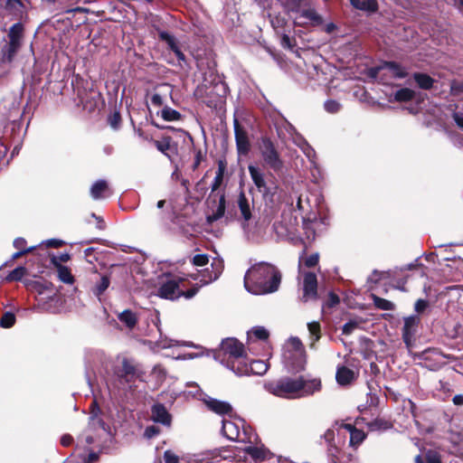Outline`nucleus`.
<instances>
[{"mask_svg":"<svg viewBox=\"0 0 463 463\" xmlns=\"http://www.w3.org/2000/svg\"><path fill=\"white\" fill-rule=\"evenodd\" d=\"M24 27L22 24L16 23L9 29V43L4 49V57L6 61H11L19 51L22 44Z\"/></svg>","mask_w":463,"mask_h":463,"instance_id":"7","label":"nucleus"},{"mask_svg":"<svg viewBox=\"0 0 463 463\" xmlns=\"http://www.w3.org/2000/svg\"><path fill=\"white\" fill-rule=\"evenodd\" d=\"M204 403L210 411L219 415L231 414L232 411L230 403L211 397L205 399Z\"/></svg>","mask_w":463,"mask_h":463,"instance_id":"15","label":"nucleus"},{"mask_svg":"<svg viewBox=\"0 0 463 463\" xmlns=\"http://www.w3.org/2000/svg\"><path fill=\"white\" fill-rule=\"evenodd\" d=\"M377 71H383L385 75H390L395 79H402L407 76L406 70L395 62H385L378 67Z\"/></svg>","mask_w":463,"mask_h":463,"instance_id":"17","label":"nucleus"},{"mask_svg":"<svg viewBox=\"0 0 463 463\" xmlns=\"http://www.w3.org/2000/svg\"><path fill=\"white\" fill-rule=\"evenodd\" d=\"M335 378L339 384L346 385L355 379V373L353 370L342 366L337 369Z\"/></svg>","mask_w":463,"mask_h":463,"instance_id":"24","label":"nucleus"},{"mask_svg":"<svg viewBox=\"0 0 463 463\" xmlns=\"http://www.w3.org/2000/svg\"><path fill=\"white\" fill-rule=\"evenodd\" d=\"M27 273V269L24 266H19L14 270H12L6 277L7 281H19L21 280Z\"/></svg>","mask_w":463,"mask_h":463,"instance_id":"33","label":"nucleus"},{"mask_svg":"<svg viewBox=\"0 0 463 463\" xmlns=\"http://www.w3.org/2000/svg\"><path fill=\"white\" fill-rule=\"evenodd\" d=\"M5 8L17 14L22 12L23 4L20 0H6Z\"/></svg>","mask_w":463,"mask_h":463,"instance_id":"43","label":"nucleus"},{"mask_svg":"<svg viewBox=\"0 0 463 463\" xmlns=\"http://www.w3.org/2000/svg\"><path fill=\"white\" fill-rule=\"evenodd\" d=\"M151 417L154 421L169 426L171 417L166 409L162 404H156L152 407Z\"/></svg>","mask_w":463,"mask_h":463,"instance_id":"18","label":"nucleus"},{"mask_svg":"<svg viewBox=\"0 0 463 463\" xmlns=\"http://www.w3.org/2000/svg\"><path fill=\"white\" fill-rule=\"evenodd\" d=\"M221 349L224 355L227 356L226 361L241 354H244L243 345L235 338H227L223 340L221 344Z\"/></svg>","mask_w":463,"mask_h":463,"instance_id":"13","label":"nucleus"},{"mask_svg":"<svg viewBox=\"0 0 463 463\" xmlns=\"http://www.w3.org/2000/svg\"><path fill=\"white\" fill-rule=\"evenodd\" d=\"M338 302H339V298L335 294L330 293L328 296V300H327L326 305L328 307H334L335 305L338 304Z\"/></svg>","mask_w":463,"mask_h":463,"instance_id":"62","label":"nucleus"},{"mask_svg":"<svg viewBox=\"0 0 463 463\" xmlns=\"http://www.w3.org/2000/svg\"><path fill=\"white\" fill-rule=\"evenodd\" d=\"M171 137H165L161 140L154 141L156 147L164 155L168 156L167 151L171 148Z\"/></svg>","mask_w":463,"mask_h":463,"instance_id":"38","label":"nucleus"},{"mask_svg":"<svg viewBox=\"0 0 463 463\" xmlns=\"http://www.w3.org/2000/svg\"><path fill=\"white\" fill-rule=\"evenodd\" d=\"M357 324L355 322H348L343 326V333L349 335L353 332L354 328H356Z\"/></svg>","mask_w":463,"mask_h":463,"instance_id":"58","label":"nucleus"},{"mask_svg":"<svg viewBox=\"0 0 463 463\" xmlns=\"http://www.w3.org/2000/svg\"><path fill=\"white\" fill-rule=\"evenodd\" d=\"M136 374L135 366L130 364L128 360L124 359L122 362V370L120 376L125 378L127 382L131 381Z\"/></svg>","mask_w":463,"mask_h":463,"instance_id":"29","label":"nucleus"},{"mask_svg":"<svg viewBox=\"0 0 463 463\" xmlns=\"http://www.w3.org/2000/svg\"><path fill=\"white\" fill-rule=\"evenodd\" d=\"M44 243L47 247L59 248L60 246H61L62 241L60 240H56V239H51V240H47L46 241H44Z\"/></svg>","mask_w":463,"mask_h":463,"instance_id":"61","label":"nucleus"},{"mask_svg":"<svg viewBox=\"0 0 463 463\" xmlns=\"http://www.w3.org/2000/svg\"><path fill=\"white\" fill-rule=\"evenodd\" d=\"M302 0H285L284 5L288 12H299Z\"/></svg>","mask_w":463,"mask_h":463,"instance_id":"47","label":"nucleus"},{"mask_svg":"<svg viewBox=\"0 0 463 463\" xmlns=\"http://www.w3.org/2000/svg\"><path fill=\"white\" fill-rule=\"evenodd\" d=\"M235 139L239 154L246 155L250 150V142L245 131L235 128Z\"/></svg>","mask_w":463,"mask_h":463,"instance_id":"22","label":"nucleus"},{"mask_svg":"<svg viewBox=\"0 0 463 463\" xmlns=\"http://www.w3.org/2000/svg\"><path fill=\"white\" fill-rule=\"evenodd\" d=\"M244 458L248 463H262L269 458V451L263 446H247Z\"/></svg>","mask_w":463,"mask_h":463,"instance_id":"12","label":"nucleus"},{"mask_svg":"<svg viewBox=\"0 0 463 463\" xmlns=\"http://www.w3.org/2000/svg\"><path fill=\"white\" fill-rule=\"evenodd\" d=\"M109 283H110L109 279L107 276L101 277L99 282L97 283V285L94 287V288L92 290L93 294L96 297L99 298L109 288Z\"/></svg>","mask_w":463,"mask_h":463,"instance_id":"35","label":"nucleus"},{"mask_svg":"<svg viewBox=\"0 0 463 463\" xmlns=\"http://www.w3.org/2000/svg\"><path fill=\"white\" fill-rule=\"evenodd\" d=\"M335 442L339 445L345 444L346 434H349V447H355L359 445L365 438V434L364 431L359 430L350 424H345L341 426L339 429L335 430Z\"/></svg>","mask_w":463,"mask_h":463,"instance_id":"8","label":"nucleus"},{"mask_svg":"<svg viewBox=\"0 0 463 463\" xmlns=\"http://www.w3.org/2000/svg\"><path fill=\"white\" fill-rule=\"evenodd\" d=\"M451 93L453 95H459L463 93V82L453 81L450 86Z\"/></svg>","mask_w":463,"mask_h":463,"instance_id":"51","label":"nucleus"},{"mask_svg":"<svg viewBox=\"0 0 463 463\" xmlns=\"http://www.w3.org/2000/svg\"><path fill=\"white\" fill-rule=\"evenodd\" d=\"M151 103L154 106L160 107L164 104V99L162 94L155 93L151 96Z\"/></svg>","mask_w":463,"mask_h":463,"instance_id":"54","label":"nucleus"},{"mask_svg":"<svg viewBox=\"0 0 463 463\" xmlns=\"http://www.w3.org/2000/svg\"><path fill=\"white\" fill-rule=\"evenodd\" d=\"M264 389L270 394L284 399H299L313 395L321 390L319 378L299 375L284 376L265 383Z\"/></svg>","mask_w":463,"mask_h":463,"instance_id":"1","label":"nucleus"},{"mask_svg":"<svg viewBox=\"0 0 463 463\" xmlns=\"http://www.w3.org/2000/svg\"><path fill=\"white\" fill-rule=\"evenodd\" d=\"M414 97V91L408 88L397 90L394 94V99L397 101H409Z\"/></svg>","mask_w":463,"mask_h":463,"instance_id":"34","label":"nucleus"},{"mask_svg":"<svg viewBox=\"0 0 463 463\" xmlns=\"http://www.w3.org/2000/svg\"><path fill=\"white\" fill-rule=\"evenodd\" d=\"M225 211V204H224V197H221L218 207L212 215H209L207 217L209 222H213L214 221H217L220 219L223 214Z\"/></svg>","mask_w":463,"mask_h":463,"instance_id":"39","label":"nucleus"},{"mask_svg":"<svg viewBox=\"0 0 463 463\" xmlns=\"http://www.w3.org/2000/svg\"><path fill=\"white\" fill-rule=\"evenodd\" d=\"M248 168L251 180L253 181L258 190L264 195L268 194L269 188L266 184L262 171L260 168L253 165H249Z\"/></svg>","mask_w":463,"mask_h":463,"instance_id":"16","label":"nucleus"},{"mask_svg":"<svg viewBox=\"0 0 463 463\" xmlns=\"http://www.w3.org/2000/svg\"><path fill=\"white\" fill-rule=\"evenodd\" d=\"M260 151L264 164L274 171L283 167V161L280 158L274 144L268 138H263L260 145Z\"/></svg>","mask_w":463,"mask_h":463,"instance_id":"6","label":"nucleus"},{"mask_svg":"<svg viewBox=\"0 0 463 463\" xmlns=\"http://www.w3.org/2000/svg\"><path fill=\"white\" fill-rule=\"evenodd\" d=\"M226 366L236 375H249L248 359L243 354L227 360Z\"/></svg>","mask_w":463,"mask_h":463,"instance_id":"14","label":"nucleus"},{"mask_svg":"<svg viewBox=\"0 0 463 463\" xmlns=\"http://www.w3.org/2000/svg\"><path fill=\"white\" fill-rule=\"evenodd\" d=\"M269 369L267 363L261 360H254L249 363V375H263Z\"/></svg>","mask_w":463,"mask_h":463,"instance_id":"27","label":"nucleus"},{"mask_svg":"<svg viewBox=\"0 0 463 463\" xmlns=\"http://www.w3.org/2000/svg\"><path fill=\"white\" fill-rule=\"evenodd\" d=\"M453 118L456 122V124L463 129V114L462 113H458V112H455L453 114Z\"/></svg>","mask_w":463,"mask_h":463,"instance_id":"63","label":"nucleus"},{"mask_svg":"<svg viewBox=\"0 0 463 463\" xmlns=\"http://www.w3.org/2000/svg\"><path fill=\"white\" fill-rule=\"evenodd\" d=\"M208 260L206 254H197L193 258V264L196 267H203L208 263Z\"/></svg>","mask_w":463,"mask_h":463,"instance_id":"48","label":"nucleus"},{"mask_svg":"<svg viewBox=\"0 0 463 463\" xmlns=\"http://www.w3.org/2000/svg\"><path fill=\"white\" fill-rule=\"evenodd\" d=\"M420 323V317L417 316H410L404 318V325L402 328V339L407 347L411 345L414 335L417 332Z\"/></svg>","mask_w":463,"mask_h":463,"instance_id":"11","label":"nucleus"},{"mask_svg":"<svg viewBox=\"0 0 463 463\" xmlns=\"http://www.w3.org/2000/svg\"><path fill=\"white\" fill-rule=\"evenodd\" d=\"M373 300L375 307H378L379 309L392 311L394 310L395 308V305L392 302L377 297L375 295H373Z\"/></svg>","mask_w":463,"mask_h":463,"instance_id":"32","label":"nucleus"},{"mask_svg":"<svg viewBox=\"0 0 463 463\" xmlns=\"http://www.w3.org/2000/svg\"><path fill=\"white\" fill-rule=\"evenodd\" d=\"M317 296V280L315 273L307 272L303 280V301L316 299Z\"/></svg>","mask_w":463,"mask_h":463,"instance_id":"10","label":"nucleus"},{"mask_svg":"<svg viewBox=\"0 0 463 463\" xmlns=\"http://www.w3.org/2000/svg\"><path fill=\"white\" fill-rule=\"evenodd\" d=\"M222 434L231 440L244 443H254L258 437L250 427H245L242 420H222Z\"/></svg>","mask_w":463,"mask_h":463,"instance_id":"3","label":"nucleus"},{"mask_svg":"<svg viewBox=\"0 0 463 463\" xmlns=\"http://www.w3.org/2000/svg\"><path fill=\"white\" fill-rule=\"evenodd\" d=\"M73 441V439L71 435L65 434L61 439V444L64 447L70 446Z\"/></svg>","mask_w":463,"mask_h":463,"instance_id":"64","label":"nucleus"},{"mask_svg":"<svg viewBox=\"0 0 463 463\" xmlns=\"http://www.w3.org/2000/svg\"><path fill=\"white\" fill-rule=\"evenodd\" d=\"M307 327L310 335L314 336L313 343L311 344L313 345L320 338V325L317 322H311L308 323Z\"/></svg>","mask_w":463,"mask_h":463,"instance_id":"44","label":"nucleus"},{"mask_svg":"<svg viewBox=\"0 0 463 463\" xmlns=\"http://www.w3.org/2000/svg\"><path fill=\"white\" fill-rule=\"evenodd\" d=\"M224 171H225V166H224V165L222 162H220L219 165H218V169H217L216 174H215L214 180H213V184H212V191L213 192L216 191L220 187V185L222 184V180H223Z\"/></svg>","mask_w":463,"mask_h":463,"instance_id":"36","label":"nucleus"},{"mask_svg":"<svg viewBox=\"0 0 463 463\" xmlns=\"http://www.w3.org/2000/svg\"><path fill=\"white\" fill-rule=\"evenodd\" d=\"M183 283L184 279L180 278L167 279L160 287L159 295L162 298L169 299H175L181 296H184L186 298H193L196 294L197 288H193L190 290L184 291L182 288Z\"/></svg>","mask_w":463,"mask_h":463,"instance_id":"4","label":"nucleus"},{"mask_svg":"<svg viewBox=\"0 0 463 463\" xmlns=\"http://www.w3.org/2000/svg\"><path fill=\"white\" fill-rule=\"evenodd\" d=\"M297 14H298L294 17V23L297 25H320L323 23L322 17L314 8L299 9V12H297Z\"/></svg>","mask_w":463,"mask_h":463,"instance_id":"9","label":"nucleus"},{"mask_svg":"<svg viewBox=\"0 0 463 463\" xmlns=\"http://www.w3.org/2000/svg\"><path fill=\"white\" fill-rule=\"evenodd\" d=\"M249 336H255L257 339L260 340H266L269 337V332L266 328L262 326H256L253 327L249 333Z\"/></svg>","mask_w":463,"mask_h":463,"instance_id":"42","label":"nucleus"},{"mask_svg":"<svg viewBox=\"0 0 463 463\" xmlns=\"http://www.w3.org/2000/svg\"><path fill=\"white\" fill-rule=\"evenodd\" d=\"M316 225H317V222H304L305 233L307 235V239L309 241H313L315 239V236H316L315 226Z\"/></svg>","mask_w":463,"mask_h":463,"instance_id":"45","label":"nucleus"},{"mask_svg":"<svg viewBox=\"0 0 463 463\" xmlns=\"http://www.w3.org/2000/svg\"><path fill=\"white\" fill-rule=\"evenodd\" d=\"M324 438L328 443V455L334 463H358L351 451H343L342 447L335 442V432L334 430H328Z\"/></svg>","mask_w":463,"mask_h":463,"instance_id":"5","label":"nucleus"},{"mask_svg":"<svg viewBox=\"0 0 463 463\" xmlns=\"http://www.w3.org/2000/svg\"><path fill=\"white\" fill-rule=\"evenodd\" d=\"M428 307V302L424 299H418L415 303L414 308L416 312H422Z\"/></svg>","mask_w":463,"mask_h":463,"instance_id":"56","label":"nucleus"},{"mask_svg":"<svg viewBox=\"0 0 463 463\" xmlns=\"http://www.w3.org/2000/svg\"><path fill=\"white\" fill-rule=\"evenodd\" d=\"M118 318L121 323L125 324L126 326L128 327L129 329H132L137 322V315L128 309L124 310L123 312L118 314Z\"/></svg>","mask_w":463,"mask_h":463,"instance_id":"26","label":"nucleus"},{"mask_svg":"<svg viewBox=\"0 0 463 463\" xmlns=\"http://www.w3.org/2000/svg\"><path fill=\"white\" fill-rule=\"evenodd\" d=\"M319 255L317 253L311 254L305 260V264L307 267L311 268L316 266L318 263Z\"/></svg>","mask_w":463,"mask_h":463,"instance_id":"52","label":"nucleus"},{"mask_svg":"<svg viewBox=\"0 0 463 463\" xmlns=\"http://www.w3.org/2000/svg\"><path fill=\"white\" fill-rule=\"evenodd\" d=\"M35 248H36L35 246H33V247H29L27 249L18 250L17 252L13 254L12 260H17V259L21 258L23 255L32 252Z\"/></svg>","mask_w":463,"mask_h":463,"instance_id":"57","label":"nucleus"},{"mask_svg":"<svg viewBox=\"0 0 463 463\" xmlns=\"http://www.w3.org/2000/svg\"><path fill=\"white\" fill-rule=\"evenodd\" d=\"M211 268V270L207 268L201 275L200 281L203 285L217 279L222 271V265L220 261L212 263Z\"/></svg>","mask_w":463,"mask_h":463,"instance_id":"19","label":"nucleus"},{"mask_svg":"<svg viewBox=\"0 0 463 463\" xmlns=\"http://www.w3.org/2000/svg\"><path fill=\"white\" fill-rule=\"evenodd\" d=\"M159 433V429L156 426H148L145 430V436L147 439L154 438Z\"/></svg>","mask_w":463,"mask_h":463,"instance_id":"53","label":"nucleus"},{"mask_svg":"<svg viewBox=\"0 0 463 463\" xmlns=\"http://www.w3.org/2000/svg\"><path fill=\"white\" fill-rule=\"evenodd\" d=\"M164 460L165 463H179V458L171 450H166L164 453Z\"/></svg>","mask_w":463,"mask_h":463,"instance_id":"50","label":"nucleus"},{"mask_svg":"<svg viewBox=\"0 0 463 463\" xmlns=\"http://www.w3.org/2000/svg\"><path fill=\"white\" fill-rule=\"evenodd\" d=\"M288 344L292 346V348L296 351V354L298 356V362L297 365L291 364L288 365V370L291 371H301L304 369V360L302 357L303 350H302V344L300 340L297 337H292L289 339Z\"/></svg>","mask_w":463,"mask_h":463,"instance_id":"21","label":"nucleus"},{"mask_svg":"<svg viewBox=\"0 0 463 463\" xmlns=\"http://www.w3.org/2000/svg\"><path fill=\"white\" fill-rule=\"evenodd\" d=\"M383 277H385V273L384 272L373 271V274L369 277V281L373 282V283H377Z\"/></svg>","mask_w":463,"mask_h":463,"instance_id":"59","label":"nucleus"},{"mask_svg":"<svg viewBox=\"0 0 463 463\" xmlns=\"http://www.w3.org/2000/svg\"><path fill=\"white\" fill-rule=\"evenodd\" d=\"M414 80L420 88L424 90H429L432 87L433 80L427 74L424 73H415Z\"/></svg>","mask_w":463,"mask_h":463,"instance_id":"30","label":"nucleus"},{"mask_svg":"<svg viewBox=\"0 0 463 463\" xmlns=\"http://www.w3.org/2000/svg\"><path fill=\"white\" fill-rule=\"evenodd\" d=\"M25 245H26V241L24 238H16L14 241V247L19 250L26 249Z\"/></svg>","mask_w":463,"mask_h":463,"instance_id":"60","label":"nucleus"},{"mask_svg":"<svg viewBox=\"0 0 463 463\" xmlns=\"http://www.w3.org/2000/svg\"><path fill=\"white\" fill-rule=\"evenodd\" d=\"M324 106L326 110L330 113H335L340 109V104L335 100H327Z\"/></svg>","mask_w":463,"mask_h":463,"instance_id":"49","label":"nucleus"},{"mask_svg":"<svg viewBox=\"0 0 463 463\" xmlns=\"http://www.w3.org/2000/svg\"><path fill=\"white\" fill-rule=\"evenodd\" d=\"M352 5L356 9L367 12H375L378 8L376 0H350Z\"/></svg>","mask_w":463,"mask_h":463,"instance_id":"25","label":"nucleus"},{"mask_svg":"<svg viewBox=\"0 0 463 463\" xmlns=\"http://www.w3.org/2000/svg\"><path fill=\"white\" fill-rule=\"evenodd\" d=\"M15 323V316L12 312H5L0 319V326L4 328H10Z\"/></svg>","mask_w":463,"mask_h":463,"instance_id":"40","label":"nucleus"},{"mask_svg":"<svg viewBox=\"0 0 463 463\" xmlns=\"http://www.w3.org/2000/svg\"><path fill=\"white\" fill-rule=\"evenodd\" d=\"M159 37L162 41H165L168 44L169 48L175 52L179 61H184V54L177 46L175 39L173 35L167 32L162 31L159 33Z\"/></svg>","mask_w":463,"mask_h":463,"instance_id":"23","label":"nucleus"},{"mask_svg":"<svg viewBox=\"0 0 463 463\" xmlns=\"http://www.w3.org/2000/svg\"><path fill=\"white\" fill-rule=\"evenodd\" d=\"M214 89L216 90L217 93H218V99L217 100L215 101V103L213 104L215 107L218 105V104H222L223 102V98L226 94V87L223 83H218L214 86Z\"/></svg>","mask_w":463,"mask_h":463,"instance_id":"46","label":"nucleus"},{"mask_svg":"<svg viewBox=\"0 0 463 463\" xmlns=\"http://www.w3.org/2000/svg\"><path fill=\"white\" fill-rule=\"evenodd\" d=\"M238 206L244 221H249L251 217L250 205L243 194L239 196Z\"/></svg>","mask_w":463,"mask_h":463,"instance_id":"28","label":"nucleus"},{"mask_svg":"<svg viewBox=\"0 0 463 463\" xmlns=\"http://www.w3.org/2000/svg\"><path fill=\"white\" fill-rule=\"evenodd\" d=\"M151 376L155 378L157 383H161L165 379L166 372L163 366L157 364L153 368Z\"/></svg>","mask_w":463,"mask_h":463,"instance_id":"41","label":"nucleus"},{"mask_svg":"<svg viewBox=\"0 0 463 463\" xmlns=\"http://www.w3.org/2000/svg\"><path fill=\"white\" fill-rule=\"evenodd\" d=\"M279 270L269 263L253 265L244 277L245 288L254 295H263L276 291L280 283Z\"/></svg>","mask_w":463,"mask_h":463,"instance_id":"2","label":"nucleus"},{"mask_svg":"<svg viewBox=\"0 0 463 463\" xmlns=\"http://www.w3.org/2000/svg\"><path fill=\"white\" fill-rule=\"evenodd\" d=\"M161 117L165 121H177L181 118V114L177 110L165 106L161 110Z\"/></svg>","mask_w":463,"mask_h":463,"instance_id":"31","label":"nucleus"},{"mask_svg":"<svg viewBox=\"0 0 463 463\" xmlns=\"http://www.w3.org/2000/svg\"><path fill=\"white\" fill-rule=\"evenodd\" d=\"M90 195L94 200L104 199L110 195V191L106 181L99 180L90 188Z\"/></svg>","mask_w":463,"mask_h":463,"instance_id":"20","label":"nucleus"},{"mask_svg":"<svg viewBox=\"0 0 463 463\" xmlns=\"http://www.w3.org/2000/svg\"><path fill=\"white\" fill-rule=\"evenodd\" d=\"M427 463H441L440 457L435 452H429L426 456Z\"/></svg>","mask_w":463,"mask_h":463,"instance_id":"55","label":"nucleus"},{"mask_svg":"<svg viewBox=\"0 0 463 463\" xmlns=\"http://www.w3.org/2000/svg\"><path fill=\"white\" fill-rule=\"evenodd\" d=\"M58 277L60 280L66 284L73 283V277L70 271V269L62 265H58Z\"/></svg>","mask_w":463,"mask_h":463,"instance_id":"37","label":"nucleus"}]
</instances>
